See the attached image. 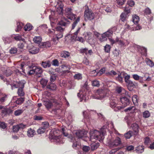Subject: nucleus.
<instances>
[{
  "label": "nucleus",
  "instance_id": "c756f323",
  "mask_svg": "<svg viewBox=\"0 0 154 154\" xmlns=\"http://www.w3.org/2000/svg\"><path fill=\"white\" fill-rule=\"evenodd\" d=\"M99 146V145L98 143H91V150H94L96 149Z\"/></svg>",
  "mask_w": 154,
  "mask_h": 154
},
{
  "label": "nucleus",
  "instance_id": "e433bc0d",
  "mask_svg": "<svg viewBox=\"0 0 154 154\" xmlns=\"http://www.w3.org/2000/svg\"><path fill=\"white\" fill-rule=\"evenodd\" d=\"M93 36L92 34L90 32H87L85 35V39L89 40L92 38Z\"/></svg>",
  "mask_w": 154,
  "mask_h": 154
},
{
  "label": "nucleus",
  "instance_id": "423d86ee",
  "mask_svg": "<svg viewBox=\"0 0 154 154\" xmlns=\"http://www.w3.org/2000/svg\"><path fill=\"white\" fill-rule=\"evenodd\" d=\"M86 132L84 131H77L74 132L75 135L79 139H82L85 141L86 140L87 137H86Z\"/></svg>",
  "mask_w": 154,
  "mask_h": 154
},
{
  "label": "nucleus",
  "instance_id": "f8f14e48",
  "mask_svg": "<svg viewBox=\"0 0 154 154\" xmlns=\"http://www.w3.org/2000/svg\"><path fill=\"white\" fill-rule=\"evenodd\" d=\"M69 23L68 19L65 17L62 18L58 23L59 25L64 26H66Z\"/></svg>",
  "mask_w": 154,
  "mask_h": 154
},
{
  "label": "nucleus",
  "instance_id": "2f4dec72",
  "mask_svg": "<svg viewBox=\"0 0 154 154\" xmlns=\"http://www.w3.org/2000/svg\"><path fill=\"white\" fill-rule=\"evenodd\" d=\"M2 113L5 114H9L11 113L12 111L10 109L3 108L2 110Z\"/></svg>",
  "mask_w": 154,
  "mask_h": 154
},
{
  "label": "nucleus",
  "instance_id": "a878e982",
  "mask_svg": "<svg viewBox=\"0 0 154 154\" xmlns=\"http://www.w3.org/2000/svg\"><path fill=\"white\" fill-rule=\"evenodd\" d=\"M121 75H122L123 76L125 77V80L126 83L130 81V80H129L130 78V75H127L125 72H122L121 73Z\"/></svg>",
  "mask_w": 154,
  "mask_h": 154
},
{
  "label": "nucleus",
  "instance_id": "bb28decb",
  "mask_svg": "<svg viewBox=\"0 0 154 154\" xmlns=\"http://www.w3.org/2000/svg\"><path fill=\"white\" fill-rule=\"evenodd\" d=\"M132 21L134 24L138 23L139 21V17L136 15H134L132 16Z\"/></svg>",
  "mask_w": 154,
  "mask_h": 154
},
{
  "label": "nucleus",
  "instance_id": "864d4df0",
  "mask_svg": "<svg viewBox=\"0 0 154 154\" xmlns=\"http://www.w3.org/2000/svg\"><path fill=\"white\" fill-rule=\"evenodd\" d=\"M45 131V129L42 127L37 130V132L38 134H42Z\"/></svg>",
  "mask_w": 154,
  "mask_h": 154
},
{
  "label": "nucleus",
  "instance_id": "69168bd1",
  "mask_svg": "<svg viewBox=\"0 0 154 154\" xmlns=\"http://www.w3.org/2000/svg\"><path fill=\"white\" fill-rule=\"evenodd\" d=\"M82 149L84 151L87 152L90 150V148L88 146H84L82 147Z\"/></svg>",
  "mask_w": 154,
  "mask_h": 154
},
{
  "label": "nucleus",
  "instance_id": "13d9d810",
  "mask_svg": "<svg viewBox=\"0 0 154 154\" xmlns=\"http://www.w3.org/2000/svg\"><path fill=\"white\" fill-rule=\"evenodd\" d=\"M17 50L16 48H12L10 50V52L12 54H14L17 52Z\"/></svg>",
  "mask_w": 154,
  "mask_h": 154
},
{
  "label": "nucleus",
  "instance_id": "f03ea898",
  "mask_svg": "<svg viewBox=\"0 0 154 154\" xmlns=\"http://www.w3.org/2000/svg\"><path fill=\"white\" fill-rule=\"evenodd\" d=\"M84 17L85 20H92L94 18V14L88 6H85Z\"/></svg>",
  "mask_w": 154,
  "mask_h": 154
},
{
  "label": "nucleus",
  "instance_id": "2eb2a0df",
  "mask_svg": "<svg viewBox=\"0 0 154 154\" xmlns=\"http://www.w3.org/2000/svg\"><path fill=\"white\" fill-rule=\"evenodd\" d=\"M131 127L134 132V135H137L139 131V127L138 125L136 123L133 124Z\"/></svg>",
  "mask_w": 154,
  "mask_h": 154
},
{
  "label": "nucleus",
  "instance_id": "e2e57ef3",
  "mask_svg": "<svg viewBox=\"0 0 154 154\" xmlns=\"http://www.w3.org/2000/svg\"><path fill=\"white\" fill-rule=\"evenodd\" d=\"M139 47L140 48V49L142 51V52H141L142 54L143 55H145V54H146L147 51L146 49L145 48L143 47Z\"/></svg>",
  "mask_w": 154,
  "mask_h": 154
},
{
  "label": "nucleus",
  "instance_id": "f3484780",
  "mask_svg": "<svg viewBox=\"0 0 154 154\" xmlns=\"http://www.w3.org/2000/svg\"><path fill=\"white\" fill-rule=\"evenodd\" d=\"M53 102L52 100H47L44 101V104L47 109H50L53 106Z\"/></svg>",
  "mask_w": 154,
  "mask_h": 154
},
{
  "label": "nucleus",
  "instance_id": "052dcab7",
  "mask_svg": "<svg viewBox=\"0 0 154 154\" xmlns=\"http://www.w3.org/2000/svg\"><path fill=\"white\" fill-rule=\"evenodd\" d=\"M126 14L125 13H122L120 15L121 19L122 21H124L125 20L126 17Z\"/></svg>",
  "mask_w": 154,
  "mask_h": 154
},
{
  "label": "nucleus",
  "instance_id": "6e6d98bb",
  "mask_svg": "<svg viewBox=\"0 0 154 154\" xmlns=\"http://www.w3.org/2000/svg\"><path fill=\"white\" fill-rule=\"evenodd\" d=\"M60 136H54L53 137V139L54 140V141L57 142L59 143L60 140Z\"/></svg>",
  "mask_w": 154,
  "mask_h": 154
},
{
  "label": "nucleus",
  "instance_id": "7ed1b4c3",
  "mask_svg": "<svg viewBox=\"0 0 154 154\" xmlns=\"http://www.w3.org/2000/svg\"><path fill=\"white\" fill-rule=\"evenodd\" d=\"M110 107L112 108H115V110L121 109L124 107L123 106H120L117 103L118 101L117 98L116 97H111L110 98Z\"/></svg>",
  "mask_w": 154,
  "mask_h": 154
},
{
  "label": "nucleus",
  "instance_id": "20e7f679",
  "mask_svg": "<svg viewBox=\"0 0 154 154\" xmlns=\"http://www.w3.org/2000/svg\"><path fill=\"white\" fill-rule=\"evenodd\" d=\"M107 89L105 87H103L98 89L96 92V94L99 95V96L97 97H95L94 98L98 99H101L104 97L106 95V94L108 92Z\"/></svg>",
  "mask_w": 154,
  "mask_h": 154
},
{
  "label": "nucleus",
  "instance_id": "c9c22d12",
  "mask_svg": "<svg viewBox=\"0 0 154 154\" xmlns=\"http://www.w3.org/2000/svg\"><path fill=\"white\" fill-rule=\"evenodd\" d=\"M32 26L30 23H27L25 26L24 28V30L25 31H29L32 29Z\"/></svg>",
  "mask_w": 154,
  "mask_h": 154
},
{
  "label": "nucleus",
  "instance_id": "9b49d317",
  "mask_svg": "<svg viewBox=\"0 0 154 154\" xmlns=\"http://www.w3.org/2000/svg\"><path fill=\"white\" fill-rule=\"evenodd\" d=\"M34 69L35 75L38 77H41L43 72L42 69L41 67L38 66L35 67Z\"/></svg>",
  "mask_w": 154,
  "mask_h": 154
},
{
  "label": "nucleus",
  "instance_id": "5fc2aeb1",
  "mask_svg": "<svg viewBox=\"0 0 154 154\" xmlns=\"http://www.w3.org/2000/svg\"><path fill=\"white\" fill-rule=\"evenodd\" d=\"M13 131L14 132H17L19 130V128L18 125H14L13 127Z\"/></svg>",
  "mask_w": 154,
  "mask_h": 154
},
{
  "label": "nucleus",
  "instance_id": "9d476101",
  "mask_svg": "<svg viewBox=\"0 0 154 154\" xmlns=\"http://www.w3.org/2000/svg\"><path fill=\"white\" fill-rule=\"evenodd\" d=\"M29 48V46H27V48L29 50V52L32 54H35L38 53L39 51V49L38 48L33 47L32 45H30Z\"/></svg>",
  "mask_w": 154,
  "mask_h": 154
},
{
  "label": "nucleus",
  "instance_id": "0e129e2a",
  "mask_svg": "<svg viewBox=\"0 0 154 154\" xmlns=\"http://www.w3.org/2000/svg\"><path fill=\"white\" fill-rule=\"evenodd\" d=\"M56 30L57 31H59L60 32H63L64 30V29L61 26H58L56 27Z\"/></svg>",
  "mask_w": 154,
  "mask_h": 154
},
{
  "label": "nucleus",
  "instance_id": "4c0bfd02",
  "mask_svg": "<svg viewBox=\"0 0 154 154\" xmlns=\"http://www.w3.org/2000/svg\"><path fill=\"white\" fill-rule=\"evenodd\" d=\"M23 88H19L18 89L17 94L20 97L23 96L24 94V93L23 91Z\"/></svg>",
  "mask_w": 154,
  "mask_h": 154
},
{
  "label": "nucleus",
  "instance_id": "7c9ffc66",
  "mask_svg": "<svg viewBox=\"0 0 154 154\" xmlns=\"http://www.w3.org/2000/svg\"><path fill=\"white\" fill-rule=\"evenodd\" d=\"M24 25L22 23H17V28L16 29V32H18L20 30Z\"/></svg>",
  "mask_w": 154,
  "mask_h": 154
},
{
  "label": "nucleus",
  "instance_id": "473e14b6",
  "mask_svg": "<svg viewBox=\"0 0 154 154\" xmlns=\"http://www.w3.org/2000/svg\"><path fill=\"white\" fill-rule=\"evenodd\" d=\"M69 52L65 51L62 52L61 53L60 56L62 57L66 58L69 57Z\"/></svg>",
  "mask_w": 154,
  "mask_h": 154
},
{
  "label": "nucleus",
  "instance_id": "37998d69",
  "mask_svg": "<svg viewBox=\"0 0 154 154\" xmlns=\"http://www.w3.org/2000/svg\"><path fill=\"white\" fill-rule=\"evenodd\" d=\"M106 71L105 68H102L99 72L96 73V75L98 76H100L104 73Z\"/></svg>",
  "mask_w": 154,
  "mask_h": 154
},
{
  "label": "nucleus",
  "instance_id": "cd10ccee",
  "mask_svg": "<svg viewBox=\"0 0 154 154\" xmlns=\"http://www.w3.org/2000/svg\"><path fill=\"white\" fill-rule=\"evenodd\" d=\"M136 152L138 153H141L144 151V147L142 146H139L136 148Z\"/></svg>",
  "mask_w": 154,
  "mask_h": 154
},
{
  "label": "nucleus",
  "instance_id": "c85d7f7f",
  "mask_svg": "<svg viewBox=\"0 0 154 154\" xmlns=\"http://www.w3.org/2000/svg\"><path fill=\"white\" fill-rule=\"evenodd\" d=\"M117 74L116 72L113 70H111V71L108 72H106L105 73V75L106 76H113Z\"/></svg>",
  "mask_w": 154,
  "mask_h": 154
},
{
  "label": "nucleus",
  "instance_id": "a19ab883",
  "mask_svg": "<svg viewBox=\"0 0 154 154\" xmlns=\"http://www.w3.org/2000/svg\"><path fill=\"white\" fill-rule=\"evenodd\" d=\"M132 135V132L129 131L127 133H125L124 136L126 139H129Z\"/></svg>",
  "mask_w": 154,
  "mask_h": 154
},
{
  "label": "nucleus",
  "instance_id": "603ef678",
  "mask_svg": "<svg viewBox=\"0 0 154 154\" xmlns=\"http://www.w3.org/2000/svg\"><path fill=\"white\" fill-rule=\"evenodd\" d=\"M111 48L110 46L108 45H106L104 47V50L106 52L108 53L109 52Z\"/></svg>",
  "mask_w": 154,
  "mask_h": 154
},
{
  "label": "nucleus",
  "instance_id": "412c9836",
  "mask_svg": "<svg viewBox=\"0 0 154 154\" xmlns=\"http://www.w3.org/2000/svg\"><path fill=\"white\" fill-rule=\"evenodd\" d=\"M116 41L118 44L121 46L126 45L129 44V42L126 41L127 43L123 41L120 40L119 38L117 37L116 38Z\"/></svg>",
  "mask_w": 154,
  "mask_h": 154
},
{
  "label": "nucleus",
  "instance_id": "bf43d9fd",
  "mask_svg": "<svg viewBox=\"0 0 154 154\" xmlns=\"http://www.w3.org/2000/svg\"><path fill=\"white\" fill-rule=\"evenodd\" d=\"M122 75H121V73L120 75H119L118 77L116 78V80L120 82H123V78L121 76Z\"/></svg>",
  "mask_w": 154,
  "mask_h": 154
},
{
  "label": "nucleus",
  "instance_id": "3c124183",
  "mask_svg": "<svg viewBox=\"0 0 154 154\" xmlns=\"http://www.w3.org/2000/svg\"><path fill=\"white\" fill-rule=\"evenodd\" d=\"M75 79L79 80L81 79L82 77L81 74L80 73H77L75 74L74 76Z\"/></svg>",
  "mask_w": 154,
  "mask_h": 154
},
{
  "label": "nucleus",
  "instance_id": "58836bf2",
  "mask_svg": "<svg viewBox=\"0 0 154 154\" xmlns=\"http://www.w3.org/2000/svg\"><path fill=\"white\" fill-rule=\"evenodd\" d=\"M14 38L16 41H22L26 43V42L25 41L24 39L20 35H18L15 36L14 37Z\"/></svg>",
  "mask_w": 154,
  "mask_h": 154
},
{
  "label": "nucleus",
  "instance_id": "09e8293b",
  "mask_svg": "<svg viewBox=\"0 0 154 154\" xmlns=\"http://www.w3.org/2000/svg\"><path fill=\"white\" fill-rule=\"evenodd\" d=\"M132 100L134 103H136L138 102V97L137 95H133L132 97Z\"/></svg>",
  "mask_w": 154,
  "mask_h": 154
},
{
  "label": "nucleus",
  "instance_id": "f257e3e1",
  "mask_svg": "<svg viewBox=\"0 0 154 154\" xmlns=\"http://www.w3.org/2000/svg\"><path fill=\"white\" fill-rule=\"evenodd\" d=\"M106 128V126H104L101 128L100 131L96 130L91 131L89 133L90 140L92 142H94L96 140L102 141L104 138Z\"/></svg>",
  "mask_w": 154,
  "mask_h": 154
},
{
  "label": "nucleus",
  "instance_id": "0eeeda50",
  "mask_svg": "<svg viewBox=\"0 0 154 154\" xmlns=\"http://www.w3.org/2000/svg\"><path fill=\"white\" fill-rule=\"evenodd\" d=\"M65 14L66 17L69 19L72 20L76 18L75 15L72 13V9L69 8H66L65 9Z\"/></svg>",
  "mask_w": 154,
  "mask_h": 154
},
{
  "label": "nucleus",
  "instance_id": "4468645a",
  "mask_svg": "<svg viewBox=\"0 0 154 154\" xmlns=\"http://www.w3.org/2000/svg\"><path fill=\"white\" fill-rule=\"evenodd\" d=\"M55 34L56 35L53 36V40L54 42H55V43L56 44L57 42H56V41H58L60 38H61L63 36V35L62 32H59Z\"/></svg>",
  "mask_w": 154,
  "mask_h": 154
},
{
  "label": "nucleus",
  "instance_id": "680f3d73",
  "mask_svg": "<svg viewBox=\"0 0 154 154\" xmlns=\"http://www.w3.org/2000/svg\"><path fill=\"white\" fill-rule=\"evenodd\" d=\"M126 0H116L117 4L119 5H122L125 2Z\"/></svg>",
  "mask_w": 154,
  "mask_h": 154
},
{
  "label": "nucleus",
  "instance_id": "c03bdc74",
  "mask_svg": "<svg viewBox=\"0 0 154 154\" xmlns=\"http://www.w3.org/2000/svg\"><path fill=\"white\" fill-rule=\"evenodd\" d=\"M23 110L22 109H17L14 111V114L16 116H18L23 113Z\"/></svg>",
  "mask_w": 154,
  "mask_h": 154
},
{
  "label": "nucleus",
  "instance_id": "ea45409f",
  "mask_svg": "<svg viewBox=\"0 0 154 154\" xmlns=\"http://www.w3.org/2000/svg\"><path fill=\"white\" fill-rule=\"evenodd\" d=\"M48 80L45 79H42L40 81V83L42 85L43 87L45 86L48 82Z\"/></svg>",
  "mask_w": 154,
  "mask_h": 154
},
{
  "label": "nucleus",
  "instance_id": "4be33fe9",
  "mask_svg": "<svg viewBox=\"0 0 154 154\" xmlns=\"http://www.w3.org/2000/svg\"><path fill=\"white\" fill-rule=\"evenodd\" d=\"M39 46L40 48H47L50 47L51 44L48 42H42L39 45Z\"/></svg>",
  "mask_w": 154,
  "mask_h": 154
},
{
  "label": "nucleus",
  "instance_id": "49530a36",
  "mask_svg": "<svg viewBox=\"0 0 154 154\" xmlns=\"http://www.w3.org/2000/svg\"><path fill=\"white\" fill-rule=\"evenodd\" d=\"M92 85L94 86L99 87L100 86V83L99 82L96 80H95L92 82Z\"/></svg>",
  "mask_w": 154,
  "mask_h": 154
},
{
  "label": "nucleus",
  "instance_id": "39448f33",
  "mask_svg": "<svg viewBox=\"0 0 154 154\" xmlns=\"http://www.w3.org/2000/svg\"><path fill=\"white\" fill-rule=\"evenodd\" d=\"M108 143L111 147L116 146L121 144V140L118 137H116L113 139L112 138L111 139L109 138Z\"/></svg>",
  "mask_w": 154,
  "mask_h": 154
},
{
  "label": "nucleus",
  "instance_id": "a211bd4d",
  "mask_svg": "<svg viewBox=\"0 0 154 154\" xmlns=\"http://www.w3.org/2000/svg\"><path fill=\"white\" fill-rule=\"evenodd\" d=\"M2 70L3 71L4 74L7 76L10 75L12 74L11 71L9 69H7L6 67H2Z\"/></svg>",
  "mask_w": 154,
  "mask_h": 154
},
{
  "label": "nucleus",
  "instance_id": "5701e85b",
  "mask_svg": "<svg viewBox=\"0 0 154 154\" xmlns=\"http://www.w3.org/2000/svg\"><path fill=\"white\" fill-rule=\"evenodd\" d=\"M27 132V135L29 137H33L35 134V131L31 128L28 129Z\"/></svg>",
  "mask_w": 154,
  "mask_h": 154
},
{
  "label": "nucleus",
  "instance_id": "393cba45",
  "mask_svg": "<svg viewBox=\"0 0 154 154\" xmlns=\"http://www.w3.org/2000/svg\"><path fill=\"white\" fill-rule=\"evenodd\" d=\"M42 40V37L40 36H35L33 38V41L34 42L38 44H40Z\"/></svg>",
  "mask_w": 154,
  "mask_h": 154
},
{
  "label": "nucleus",
  "instance_id": "774afa93",
  "mask_svg": "<svg viewBox=\"0 0 154 154\" xmlns=\"http://www.w3.org/2000/svg\"><path fill=\"white\" fill-rule=\"evenodd\" d=\"M150 142H151V140L148 137H147L145 138L144 142L145 144L147 145Z\"/></svg>",
  "mask_w": 154,
  "mask_h": 154
},
{
  "label": "nucleus",
  "instance_id": "ddd939ff",
  "mask_svg": "<svg viewBox=\"0 0 154 154\" xmlns=\"http://www.w3.org/2000/svg\"><path fill=\"white\" fill-rule=\"evenodd\" d=\"M82 96V100H81V101L84 100L85 101H86L87 100H88L89 99V97L88 96H86V95L85 96L84 95V91H83L81 90L80 91V92L78 94V96L79 97H81V96Z\"/></svg>",
  "mask_w": 154,
  "mask_h": 154
},
{
  "label": "nucleus",
  "instance_id": "6e6552de",
  "mask_svg": "<svg viewBox=\"0 0 154 154\" xmlns=\"http://www.w3.org/2000/svg\"><path fill=\"white\" fill-rule=\"evenodd\" d=\"M113 33V31L111 29H109L107 31L105 32L101 35V37L100 38V40L101 42H103L106 40L107 37H111Z\"/></svg>",
  "mask_w": 154,
  "mask_h": 154
},
{
  "label": "nucleus",
  "instance_id": "1a4fd4ad",
  "mask_svg": "<svg viewBox=\"0 0 154 154\" xmlns=\"http://www.w3.org/2000/svg\"><path fill=\"white\" fill-rule=\"evenodd\" d=\"M68 137L70 139L71 141L73 142L72 147L75 149H79L81 148V144L80 142L75 140V138L72 135L69 136Z\"/></svg>",
  "mask_w": 154,
  "mask_h": 154
},
{
  "label": "nucleus",
  "instance_id": "79ce46f5",
  "mask_svg": "<svg viewBox=\"0 0 154 154\" xmlns=\"http://www.w3.org/2000/svg\"><path fill=\"white\" fill-rule=\"evenodd\" d=\"M25 100L24 98H20L16 101V103L18 104H21Z\"/></svg>",
  "mask_w": 154,
  "mask_h": 154
},
{
  "label": "nucleus",
  "instance_id": "338daca9",
  "mask_svg": "<svg viewBox=\"0 0 154 154\" xmlns=\"http://www.w3.org/2000/svg\"><path fill=\"white\" fill-rule=\"evenodd\" d=\"M133 28L132 29H131V30L133 31H136L140 30L141 28V26H140L139 25H137L136 26H134V27H133Z\"/></svg>",
  "mask_w": 154,
  "mask_h": 154
},
{
  "label": "nucleus",
  "instance_id": "de8ad7c7",
  "mask_svg": "<svg viewBox=\"0 0 154 154\" xmlns=\"http://www.w3.org/2000/svg\"><path fill=\"white\" fill-rule=\"evenodd\" d=\"M150 113L148 111H146L143 113V116L145 118H147L150 116Z\"/></svg>",
  "mask_w": 154,
  "mask_h": 154
},
{
  "label": "nucleus",
  "instance_id": "dca6fc26",
  "mask_svg": "<svg viewBox=\"0 0 154 154\" xmlns=\"http://www.w3.org/2000/svg\"><path fill=\"white\" fill-rule=\"evenodd\" d=\"M120 100L124 106H126L129 104V100L125 97H123L120 98Z\"/></svg>",
  "mask_w": 154,
  "mask_h": 154
},
{
  "label": "nucleus",
  "instance_id": "72a5a7b5",
  "mask_svg": "<svg viewBox=\"0 0 154 154\" xmlns=\"http://www.w3.org/2000/svg\"><path fill=\"white\" fill-rule=\"evenodd\" d=\"M126 83L128 85L129 90L130 91H131V89H129L130 88H129V87H134L135 86V85L134 83L131 81L130 80L128 82H126Z\"/></svg>",
  "mask_w": 154,
  "mask_h": 154
},
{
  "label": "nucleus",
  "instance_id": "6ab92c4d",
  "mask_svg": "<svg viewBox=\"0 0 154 154\" xmlns=\"http://www.w3.org/2000/svg\"><path fill=\"white\" fill-rule=\"evenodd\" d=\"M25 82H19L16 83V84H14L13 85L12 88H17L20 87L19 88H23L24 87V84Z\"/></svg>",
  "mask_w": 154,
  "mask_h": 154
},
{
  "label": "nucleus",
  "instance_id": "f704fd0d",
  "mask_svg": "<svg viewBox=\"0 0 154 154\" xmlns=\"http://www.w3.org/2000/svg\"><path fill=\"white\" fill-rule=\"evenodd\" d=\"M146 62L147 65L150 67H152L154 66V63L150 59L147 58L146 59Z\"/></svg>",
  "mask_w": 154,
  "mask_h": 154
},
{
  "label": "nucleus",
  "instance_id": "a18cd8bd",
  "mask_svg": "<svg viewBox=\"0 0 154 154\" xmlns=\"http://www.w3.org/2000/svg\"><path fill=\"white\" fill-rule=\"evenodd\" d=\"M79 20L80 17H78L73 22L72 26V29H73L74 28Z\"/></svg>",
  "mask_w": 154,
  "mask_h": 154
},
{
  "label": "nucleus",
  "instance_id": "aec40b11",
  "mask_svg": "<svg viewBox=\"0 0 154 154\" xmlns=\"http://www.w3.org/2000/svg\"><path fill=\"white\" fill-rule=\"evenodd\" d=\"M41 65L45 68L49 67L51 65V62L49 60L42 61L41 63Z\"/></svg>",
  "mask_w": 154,
  "mask_h": 154
},
{
  "label": "nucleus",
  "instance_id": "8fccbe9b",
  "mask_svg": "<svg viewBox=\"0 0 154 154\" xmlns=\"http://www.w3.org/2000/svg\"><path fill=\"white\" fill-rule=\"evenodd\" d=\"M63 10L62 6L61 5L59 7H57V11L58 12V13L60 14H62Z\"/></svg>",
  "mask_w": 154,
  "mask_h": 154
},
{
  "label": "nucleus",
  "instance_id": "b1692460",
  "mask_svg": "<svg viewBox=\"0 0 154 154\" xmlns=\"http://www.w3.org/2000/svg\"><path fill=\"white\" fill-rule=\"evenodd\" d=\"M136 110V107L134 106H130L125 109L126 112H130V113H133L135 112Z\"/></svg>",
  "mask_w": 154,
  "mask_h": 154
},
{
  "label": "nucleus",
  "instance_id": "4d7b16f0",
  "mask_svg": "<svg viewBox=\"0 0 154 154\" xmlns=\"http://www.w3.org/2000/svg\"><path fill=\"white\" fill-rule=\"evenodd\" d=\"M47 88H50L52 90H55L56 88V86L54 84H51L50 86H48Z\"/></svg>",
  "mask_w": 154,
  "mask_h": 154
}]
</instances>
